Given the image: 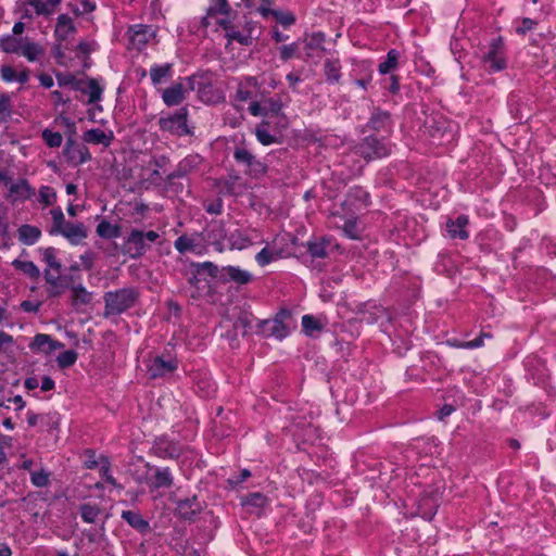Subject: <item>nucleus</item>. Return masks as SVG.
<instances>
[{
    "mask_svg": "<svg viewBox=\"0 0 556 556\" xmlns=\"http://www.w3.org/2000/svg\"><path fill=\"white\" fill-rule=\"evenodd\" d=\"M159 237V233L154 230L143 232L138 229H132L127 238V251L132 258H138L142 256L149 248L146 241L154 242Z\"/></svg>",
    "mask_w": 556,
    "mask_h": 556,
    "instance_id": "39448f33",
    "label": "nucleus"
},
{
    "mask_svg": "<svg viewBox=\"0 0 556 556\" xmlns=\"http://www.w3.org/2000/svg\"><path fill=\"white\" fill-rule=\"evenodd\" d=\"M81 519L87 523H94L99 519L102 510L99 505L84 503L79 506Z\"/></svg>",
    "mask_w": 556,
    "mask_h": 556,
    "instance_id": "7c9ffc66",
    "label": "nucleus"
},
{
    "mask_svg": "<svg viewBox=\"0 0 556 556\" xmlns=\"http://www.w3.org/2000/svg\"><path fill=\"white\" fill-rule=\"evenodd\" d=\"M30 481L35 486L43 488L49 483V473L43 469L31 471Z\"/></svg>",
    "mask_w": 556,
    "mask_h": 556,
    "instance_id": "4d7b16f0",
    "label": "nucleus"
},
{
    "mask_svg": "<svg viewBox=\"0 0 556 556\" xmlns=\"http://www.w3.org/2000/svg\"><path fill=\"white\" fill-rule=\"evenodd\" d=\"M42 138L50 148H59L63 141V137L60 132H54L49 129L42 131Z\"/></svg>",
    "mask_w": 556,
    "mask_h": 556,
    "instance_id": "6e6d98bb",
    "label": "nucleus"
},
{
    "mask_svg": "<svg viewBox=\"0 0 556 556\" xmlns=\"http://www.w3.org/2000/svg\"><path fill=\"white\" fill-rule=\"evenodd\" d=\"M535 22L529 17H525L521 21V25L516 28L517 34L525 35L527 31L531 30Z\"/></svg>",
    "mask_w": 556,
    "mask_h": 556,
    "instance_id": "774afa93",
    "label": "nucleus"
},
{
    "mask_svg": "<svg viewBox=\"0 0 556 556\" xmlns=\"http://www.w3.org/2000/svg\"><path fill=\"white\" fill-rule=\"evenodd\" d=\"M77 361V353L74 350H67L61 353L58 358V366L60 368H68L73 366Z\"/></svg>",
    "mask_w": 556,
    "mask_h": 556,
    "instance_id": "603ef678",
    "label": "nucleus"
},
{
    "mask_svg": "<svg viewBox=\"0 0 556 556\" xmlns=\"http://www.w3.org/2000/svg\"><path fill=\"white\" fill-rule=\"evenodd\" d=\"M326 80L330 84L339 83L341 78V64L338 59H327L324 63Z\"/></svg>",
    "mask_w": 556,
    "mask_h": 556,
    "instance_id": "393cba45",
    "label": "nucleus"
},
{
    "mask_svg": "<svg viewBox=\"0 0 556 556\" xmlns=\"http://www.w3.org/2000/svg\"><path fill=\"white\" fill-rule=\"evenodd\" d=\"M8 213L9 208L0 202V237H5L9 232Z\"/></svg>",
    "mask_w": 556,
    "mask_h": 556,
    "instance_id": "052dcab7",
    "label": "nucleus"
},
{
    "mask_svg": "<svg viewBox=\"0 0 556 556\" xmlns=\"http://www.w3.org/2000/svg\"><path fill=\"white\" fill-rule=\"evenodd\" d=\"M327 244L328 242L325 239L309 241L307 242V251L312 257L324 258L327 256Z\"/></svg>",
    "mask_w": 556,
    "mask_h": 556,
    "instance_id": "79ce46f5",
    "label": "nucleus"
},
{
    "mask_svg": "<svg viewBox=\"0 0 556 556\" xmlns=\"http://www.w3.org/2000/svg\"><path fill=\"white\" fill-rule=\"evenodd\" d=\"M279 257V253L268 250L267 248L262 249L255 256L256 263L264 267L274 260Z\"/></svg>",
    "mask_w": 556,
    "mask_h": 556,
    "instance_id": "5fc2aeb1",
    "label": "nucleus"
},
{
    "mask_svg": "<svg viewBox=\"0 0 556 556\" xmlns=\"http://www.w3.org/2000/svg\"><path fill=\"white\" fill-rule=\"evenodd\" d=\"M390 125V114L380 109H375L369 118L368 126L374 130H381Z\"/></svg>",
    "mask_w": 556,
    "mask_h": 556,
    "instance_id": "cd10ccee",
    "label": "nucleus"
},
{
    "mask_svg": "<svg viewBox=\"0 0 556 556\" xmlns=\"http://www.w3.org/2000/svg\"><path fill=\"white\" fill-rule=\"evenodd\" d=\"M173 74V65L166 63L163 65H153L150 68V78L153 85L161 84L164 79H169Z\"/></svg>",
    "mask_w": 556,
    "mask_h": 556,
    "instance_id": "a878e982",
    "label": "nucleus"
},
{
    "mask_svg": "<svg viewBox=\"0 0 556 556\" xmlns=\"http://www.w3.org/2000/svg\"><path fill=\"white\" fill-rule=\"evenodd\" d=\"M68 81L74 84V89L88 94L89 104L101 100L103 88L99 85L97 79L88 78L87 80H76L74 77H71Z\"/></svg>",
    "mask_w": 556,
    "mask_h": 556,
    "instance_id": "f8f14e48",
    "label": "nucleus"
},
{
    "mask_svg": "<svg viewBox=\"0 0 556 556\" xmlns=\"http://www.w3.org/2000/svg\"><path fill=\"white\" fill-rule=\"evenodd\" d=\"M42 258L45 263L48 265L47 269H50L53 273L60 274L62 269L61 263L56 260V250L53 247H49L43 249Z\"/></svg>",
    "mask_w": 556,
    "mask_h": 556,
    "instance_id": "4c0bfd02",
    "label": "nucleus"
},
{
    "mask_svg": "<svg viewBox=\"0 0 556 556\" xmlns=\"http://www.w3.org/2000/svg\"><path fill=\"white\" fill-rule=\"evenodd\" d=\"M64 154L68 162L76 165L84 164L91 159V154L86 146L78 144L72 138H68L65 144Z\"/></svg>",
    "mask_w": 556,
    "mask_h": 556,
    "instance_id": "ddd939ff",
    "label": "nucleus"
},
{
    "mask_svg": "<svg viewBox=\"0 0 556 556\" xmlns=\"http://www.w3.org/2000/svg\"><path fill=\"white\" fill-rule=\"evenodd\" d=\"M188 111L186 108H181L175 114L160 119V127L164 131H168L174 135L184 136L189 134L187 126Z\"/></svg>",
    "mask_w": 556,
    "mask_h": 556,
    "instance_id": "1a4fd4ad",
    "label": "nucleus"
},
{
    "mask_svg": "<svg viewBox=\"0 0 556 556\" xmlns=\"http://www.w3.org/2000/svg\"><path fill=\"white\" fill-rule=\"evenodd\" d=\"M153 448L156 455L163 458H178L181 455V447L177 443L164 438L155 440Z\"/></svg>",
    "mask_w": 556,
    "mask_h": 556,
    "instance_id": "f3484780",
    "label": "nucleus"
},
{
    "mask_svg": "<svg viewBox=\"0 0 556 556\" xmlns=\"http://www.w3.org/2000/svg\"><path fill=\"white\" fill-rule=\"evenodd\" d=\"M342 231L343 233L352 239V240H357L361 238V230L357 226V217L354 216V215H351L350 217H348L343 225H342Z\"/></svg>",
    "mask_w": 556,
    "mask_h": 556,
    "instance_id": "a19ab883",
    "label": "nucleus"
},
{
    "mask_svg": "<svg viewBox=\"0 0 556 556\" xmlns=\"http://www.w3.org/2000/svg\"><path fill=\"white\" fill-rule=\"evenodd\" d=\"M41 422L45 424L49 430H56L60 425V416L56 412L45 414L41 416Z\"/></svg>",
    "mask_w": 556,
    "mask_h": 556,
    "instance_id": "680f3d73",
    "label": "nucleus"
},
{
    "mask_svg": "<svg viewBox=\"0 0 556 556\" xmlns=\"http://www.w3.org/2000/svg\"><path fill=\"white\" fill-rule=\"evenodd\" d=\"M178 367L175 358L164 359L162 356H156L151 363L148 372L152 379L166 376Z\"/></svg>",
    "mask_w": 556,
    "mask_h": 556,
    "instance_id": "2eb2a0df",
    "label": "nucleus"
},
{
    "mask_svg": "<svg viewBox=\"0 0 556 556\" xmlns=\"http://www.w3.org/2000/svg\"><path fill=\"white\" fill-rule=\"evenodd\" d=\"M231 12L232 9L227 0H216L215 5L207 9L208 16L215 17L218 15L230 16Z\"/></svg>",
    "mask_w": 556,
    "mask_h": 556,
    "instance_id": "a18cd8bd",
    "label": "nucleus"
},
{
    "mask_svg": "<svg viewBox=\"0 0 556 556\" xmlns=\"http://www.w3.org/2000/svg\"><path fill=\"white\" fill-rule=\"evenodd\" d=\"M202 81L197 76L186 78V86L182 83H176L164 89L162 99L167 106L180 104L186 99L188 90H198L201 92Z\"/></svg>",
    "mask_w": 556,
    "mask_h": 556,
    "instance_id": "20e7f679",
    "label": "nucleus"
},
{
    "mask_svg": "<svg viewBox=\"0 0 556 556\" xmlns=\"http://www.w3.org/2000/svg\"><path fill=\"white\" fill-rule=\"evenodd\" d=\"M229 279L240 285H247L252 280V275L236 266H227L224 268Z\"/></svg>",
    "mask_w": 556,
    "mask_h": 556,
    "instance_id": "e433bc0d",
    "label": "nucleus"
},
{
    "mask_svg": "<svg viewBox=\"0 0 556 556\" xmlns=\"http://www.w3.org/2000/svg\"><path fill=\"white\" fill-rule=\"evenodd\" d=\"M268 504V498L261 492L250 493L241 497V505L262 509Z\"/></svg>",
    "mask_w": 556,
    "mask_h": 556,
    "instance_id": "473e14b6",
    "label": "nucleus"
},
{
    "mask_svg": "<svg viewBox=\"0 0 556 556\" xmlns=\"http://www.w3.org/2000/svg\"><path fill=\"white\" fill-rule=\"evenodd\" d=\"M469 220L466 215H459L455 220H447L446 223V230L448 232V236L453 239H460L466 240L469 237V233L467 231V225Z\"/></svg>",
    "mask_w": 556,
    "mask_h": 556,
    "instance_id": "a211bd4d",
    "label": "nucleus"
},
{
    "mask_svg": "<svg viewBox=\"0 0 556 556\" xmlns=\"http://www.w3.org/2000/svg\"><path fill=\"white\" fill-rule=\"evenodd\" d=\"M96 232L101 238L114 239L119 237L121 227L117 225H112L108 220L103 219L98 224Z\"/></svg>",
    "mask_w": 556,
    "mask_h": 556,
    "instance_id": "2f4dec72",
    "label": "nucleus"
},
{
    "mask_svg": "<svg viewBox=\"0 0 556 556\" xmlns=\"http://www.w3.org/2000/svg\"><path fill=\"white\" fill-rule=\"evenodd\" d=\"M400 53L395 49H391L387 53V58L383 62H381L378 66V71L380 74L386 75L395 70L399 65Z\"/></svg>",
    "mask_w": 556,
    "mask_h": 556,
    "instance_id": "72a5a7b5",
    "label": "nucleus"
},
{
    "mask_svg": "<svg viewBox=\"0 0 556 556\" xmlns=\"http://www.w3.org/2000/svg\"><path fill=\"white\" fill-rule=\"evenodd\" d=\"M231 250H243L252 244V240L240 229H236L227 237Z\"/></svg>",
    "mask_w": 556,
    "mask_h": 556,
    "instance_id": "bb28decb",
    "label": "nucleus"
},
{
    "mask_svg": "<svg viewBox=\"0 0 556 556\" xmlns=\"http://www.w3.org/2000/svg\"><path fill=\"white\" fill-rule=\"evenodd\" d=\"M238 27L239 24L235 25V27L226 34L228 41H237L243 46L252 45L254 37L250 34V31H243L242 29L240 30Z\"/></svg>",
    "mask_w": 556,
    "mask_h": 556,
    "instance_id": "c9c22d12",
    "label": "nucleus"
},
{
    "mask_svg": "<svg viewBox=\"0 0 556 556\" xmlns=\"http://www.w3.org/2000/svg\"><path fill=\"white\" fill-rule=\"evenodd\" d=\"M17 235L22 243L33 245L40 239L41 230L36 226L25 224L17 229Z\"/></svg>",
    "mask_w": 556,
    "mask_h": 556,
    "instance_id": "4be33fe9",
    "label": "nucleus"
},
{
    "mask_svg": "<svg viewBox=\"0 0 556 556\" xmlns=\"http://www.w3.org/2000/svg\"><path fill=\"white\" fill-rule=\"evenodd\" d=\"M50 214L52 216L50 235H61L73 245L80 244L87 238L86 226L83 223L67 222L61 207L52 208Z\"/></svg>",
    "mask_w": 556,
    "mask_h": 556,
    "instance_id": "f257e3e1",
    "label": "nucleus"
},
{
    "mask_svg": "<svg viewBox=\"0 0 556 556\" xmlns=\"http://www.w3.org/2000/svg\"><path fill=\"white\" fill-rule=\"evenodd\" d=\"M43 277L47 282V293L49 298H58L68 288L66 278L60 274L53 273L50 269H45Z\"/></svg>",
    "mask_w": 556,
    "mask_h": 556,
    "instance_id": "4468645a",
    "label": "nucleus"
},
{
    "mask_svg": "<svg viewBox=\"0 0 556 556\" xmlns=\"http://www.w3.org/2000/svg\"><path fill=\"white\" fill-rule=\"evenodd\" d=\"M138 298L132 288H123L104 294V316L119 315L130 308Z\"/></svg>",
    "mask_w": 556,
    "mask_h": 556,
    "instance_id": "f03ea898",
    "label": "nucleus"
},
{
    "mask_svg": "<svg viewBox=\"0 0 556 556\" xmlns=\"http://www.w3.org/2000/svg\"><path fill=\"white\" fill-rule=\"evenodd\" d=\"M26 3L31 5L38 15H47L52 12L42 0H26Z\"/></svg>",
    "mask_w": 556,
    "mask_h": 556,
    "instance_id": "69168bd1",
    "label": "nucleus"
},
{
    "mask_svg": "<svg viewBox=\"0 0 556 556\" xmlns=\"http://www.w3.org/2000/svg\"><path fill=\"white\" fill-rule=\"evenodd\" d=\"M255 136L263 146H269L277 142V137L268 131L266 123H262L256 127Z\"/></svg>",
    "mask_w": 556,
    "mask_h": 556,
    "instance_id": "37998d69",
    "label": "nucleus"
},
{
    "mask_svg": "<svg viewBox=\"0 0 556 556\" xmlns=\"http://www.w3.org/2000/svg\"><path fill=\"white\" fill-rule=\"evenodd\" d=\"M23 40V38L17 39L13 36H8L1 40L0 47L7 53H20Z\"/></svg>",
    "mask_w": 556,
    "mask_h": 556,
    "instance_id": "c03bdc74",
    "label": "nucleus"
},
{
    "mask_svg": "<svg viewBox=\"0 0 556 556\" xmlns=\"http://www.w3.org/2000/svg\"><path fill=\"white\" fill-rule=\"evenodd\" d=\"M12 265L15 269L21 270L31 279L37 280L40 277V270L31 261L14 260Z\"/></svg>",
    "mask_w": 556,
    "mask_h": 556,
    "instance_id": "f704fd0d",
    "label": "nucleus"
},
{
    "mask_svg": "<svg viewBox=\"0 0 556 556\" xmlns=\"http://www.w3.org/2000/svg\"><path fill=\"white\" fill-rule=\"evenodd\" d=\"M201 510V504L195 496L178 502L177 511L184 519H191Z\"/></svg>",
    "mask_w": 556,
    "mask_h": 556,
    "instance_id": "aec40b11",
    "label": "nucleus"
},
{
    "mask_svg": "<svg viewBox=\"0 0 556 556\" xmlns=\"http://www.w3.org/2000/svg\"><path fill=\"white\" fill-rule=\"evenodd\" d=\"M75 31V26L72 18L67 14H61L58 17L55 26V37L60 40H66L67 37Z\"/></svg>",
    "mask_w": 556,
    "mask_h": 556,
    "instance_id": "5701e85b",
    "label": "nucleus"
},
{
    "mask_svg": "<svg viewBox=\"0 0 556 556\" xmlns=\"http://www.w3.org/2000/svg\"><path fill=\"white\" fill-rule=\"evenodd\" d=\"M122 518L134 529L146 532L150 529L149 522L144 520L140 513L134 510H123Z\"/></svg>",
    "mask_w": 556,
    "mask_h": 556,
    "instance_id": "b1692460",
    "label": "nucleus"
},
{
    "mask_svg": "<svg viewBox=\"0 0 556 556\" xmlns=\"http://www.w3.org/2000/svg\"><path fill=\"white\" fill-rule=\"evenodd\" d=\"M302 327L307 336H313L314 331L323 329L320 321L312 315H304L302 317Z\"/></svg>",
    "mask_w": 556,
    "mask_h": 556,
    "instance_id": "49530a36",
    "label": "nucleus"
},
{
    "mask_svg": "<svg viewBox=\"0 0 556 556\" xmlns=\"http://www.w3.org/2000/svg\"><path fill=\"white\" fill-rule=\"evenodd\" d=\"M235 161L245 167L244 174L251 177H260L266 174L267 166L243 147H237L233 151Z\"/></svg>",
    "mask_w": 556,
    "mask_h": 556,
    "instance_id": "0eeeda50",
    "label": "nucleus"
},
{
    "mask_svg": "<svg viewBox=\"0 0 556 556\" xmlns=\"http://www.w3.org/2000/svg\"><path fill=\"white\" fill-rule=\"evenodd\" d=\"M35 194V188H33L26 179H18L10 184L5 199L14 203L16 201L29 200Z\"/></svg>",
    "mask_w": 556,
    "mask_h": 556,
    "instance_id": "9b49d317",
    "label": "nucleus"
},
{
    "mask_svg": "<svg viewBox=\"0 0 556 556\" xmlns=\"http://www.w3.org/2000/svg\"><path fill=\"white\" fill-rule=\"evenodd\" d=\"M298 50H299V47L295 42L290 43V45H285V46L280 47V49H279L280 59L282 61H288V60L292 59L293 56H295Z\"/></svg>",
    "mask_w": 556,
    "mask_h": 556,
    "instance_id": "e2e57ef3",
    "label": "nucleus"
},
{
    "mask_svg": "<svg viewBox=\"0 0 556 556\" xmlns=\"http://www.w3.org/2000/svg\"><path fill=\"white\" fill-rule=\"evenodd\" d=\"M63 348V343L54 341L51 336L38 333L29 343V349L36 353L50 354L56 349Z\"/></svg>",
    "mask_w": 556,
    "mask_h": 556,
    "instance_id": "dca6fc26",
    "label": "nucleus"
},
{
    "mask_svg": "<svg viewBox=\"0 0 556 556\" xmlns=\"http://www.w3.org/2000/svg\"><path fill=\"white\" fill-rule=\"evenodd\" d=\"M289 319H291V313L282 308L273 320H262L258 323V326L264 329L267 336L282 340L290 333Z\"/></svg>",
    "mask_w": 556,
    "mask_h": 556,
    "instance_id": "423d86ee",
    "label": "nucleus"
},
{
    "mask_svg": "<svg viewBox=\"0 0 556 556\" xmlns=\"http://www.w3.org/2000/svg\"><path fill=\"white\" fill-rule=\"evenodd\" d=\"M175 249L180 253H186L187 251H193L197 247L195 240L188 236H180L175 240Z\"/></svg>",
    "mask_w": 556,
    "mask_h": 556,
    "instance_id": "8fccbe9b",
    "label": "nucleus"
},
{
    "mask_svg": "<svg viewBox=\"0 0 556 556\" xmlns=\"http://www.w3.org/2000/svg\"><path fill=\"white\" fill-rule=\"evenodd\" d=\"M482 62L490 73L503 71L506 67V60L503 52V40L501 37L492 40L489 51L483 55Z\"/></svg>",
    "mask_w": 556,
    "mask_h": 556,
    "instance_id": "6e6552de",
    "label": "nucleus"
},
{
    "mask_svg": "<svg viewBox=\"0 0 556 556\" xmlns=\"http://www.w3.org/2000/svg\"><path fill=\"white\" fill-rule=\"evenodd\" d=\"M39 201L46 206L52 205L56 201V192L49 186H42L39 189Z\"/></svg>",
    "mask_w": 556,
    "mask_h": 556,
    "instance_id": "864d4df0",
    "label": "nucleus"
},
{
    "mask_svg": "<svg viewBox=\"0 0 556 556\" xmlns=\"http://www.w3.org/2000/svg\"><path fill=\"white\" fill-rule=\"evenodd\" d=\"M191 267L195 268L197 274H206L212 278H216L218 275V267L212 262L203 263H191Z\"/></svg>",
    "mask_w": 556,
    "mask_h": 556,
    "instance_id": "de8ad7c7",
    "label": "nucleus"
},
{
    "mask_svg": "<svg viewBox=\"0 0 556 556\" xmlns=\"http://www.w3.org/2000/svg\"><path fill=\"white\" fill-rule=\"evenodd\" d=\"M83 139L87 143L109 147L114 139V135L112 131L105 132L100 128H92L84 134Z\"/></svg>",
    "mask_w": 556,
    "mask_h": 556,
    "instance_id": "6ab92c4d",
    "label": "nucleus"
},
{
    "mask_svg": "<svg viewBox=\"0 0 556 556\" xmlns=\"http://www.w3.org/2000/svg\"><path fill=\"white\" fill-rule=\"evenodd\" d=\"M361 203L366 206L368 204V193L361 187L352 188L348 193V201L342 204V206L350 204L356 205V203Z\"/></svg>",
    "mask_w": 556,
    "mask_h": 556,
    "instance_id": "58836bf2",
    "label": "nucleus"
},
{
    "mask_svg": "<svg viewBox=\"0 0 556 556\" xmlns=\"http://www.w3.org/2000/svg\"><path fill=\"white\" fill-rule=\"evenodd\" d=\"M249 477H251V472L249 469H242L240 475L237 477H232L228 479V483L232 486H236L243 481H245Z\"/></svg>",
    "mask_w": 556,
    "mask_h": 556,
    "instance_id": "338daca9",
    "label": "nucleus"
},
{
    "mask_svg": "<svg viewBox=\"0 0 556 556\" xmlns=\"http://www.w3.org/2000/svg\"><path fill=\"white\" fill-rule=\"evenodd\" d=\"M273 16H275V18L277 20V22L279 24H281L282 26H286V27L294 24V22H295V17L292 13H283L280 11H276V12H273Z\"/></svg>",
    "mask_w": 556,
    "mask_h": 556,
    "instance_id": "0e129e2a",
    "label": "nucleus"
},
{
    "mask_svg": "<svg viewBox=\"0 0 556 556\" xmlns=\"http://www.w3.org/2000/svg\"><path fill=\"white\" fill-rule=\"evenodd\" d=\"M253 320H254V317L252 314L242 312L236 319V321L233 324V329L236 331H239L242 336H245L249 333V331L252 327Z\"/></svg>",
    "mask_w": 556,
    "mask_h": 556,
    "instance_id": "ea45409f",
    "label": "nucleus"
},
{
    "mask_svg": "<svg viewBox=\"0 0 556 556\" xmlns=\"http://www.w3.org/2000/svg\"><path fill=\"white\" fill-rule=\"evenodd\" d=\"M92 300V293L83 285L72 286V304L73 306L88 305Z\"/></svg>",
    "mask_w": 556,
    "mask_h": 556,
    "instance_id": "c85d7f7f",
    "label": "nucleus"
},
{
    "mask_svg": "<svg viewBox=\"0 0 556 556\" xmlns=\"http://www.w3.org/2000/svg\"><path fill=\"white\" fill-rule=\"evenodd\" d=\"M12 114L11 99L8 94H0V123H5L10 119Z\"/></svg>",
    "mask_w": 556,
    "mask_h": 556,
    "instance_id": "09e8293b",
    "label": "nucleus"
},
{
    "mask_svg": "<svg viewBox=\"0 0 556 556\" xmlns=\"http://www.w3.org/2000/svg\"><path fill=\"white\" fill-rule=\"evenodd\" d=\"M324 41L325 35L323 33H315L307 39L305 48L308 50L323 49Z\"/></svg>",
    "mask_w": 556,
    "mask_h": 556,
    "instance_id": "bf43d9fd",
    "label": "nucleus"
},
{
    "mask_svg": "<svg viewBox=\"0 0 556 556\" xmlns=\"http://www.w3.org/2000/svg\"><path fill=\"white\" fill-rule=\"evenodd\" d=\"M283 106L282 100L280 97L278 98H270L267 100H264V108H265V114H278Z\"/></svg>",
    "mask_w": 556,
    "mask_h": 556,
    "instance_id": "13d9d810",
    "label": "nucleus"
},
{
    "mask_svg": "<svg viewBox=\"0 0 556 556\" xmlns=\"http://www.w3.org/2000/svg\"><path fill=\"white\" fill-rule=\"evenodd\" d=\"M43 49L38 43L29 41L27 38L23 40L20 54L24 55L28 61L34 62L43 54Z\"/></svg>",
    "mask_w": 556,
    "mask_h": 556,
    "instance_id": "c756f323",
    "label": "nucleus"
},
{
    "mask_svg": "<svg viewBox=\"0 0 556 556\" xmlns=\"http://www.w3.org/2000/svg\"><path fill=\"white\" fill-rule=\"evenodd\" d=\"M128 36L131 48L141 50L155 36V30L151 25L137 24L129 27Z\"/></svg>",
    "mask_w": 556,
    "mask_h": 556,
    "instance_id": "9d476101",
    "label": "nucleus"
},
{
    "mask_svg": "<svg viewBox=\"0 0 556 556\" xmlns=\"http://www.w3.org/2000/svg\"><path fill=\"white\" fill-rule=\"evenodd\" d=\"M207 238L214 243L220 245V240L226 238V232L222 223H214L207 232Z\"/></svg>",
    "mask_w": 556,
    "mask_h": 556,
    "instance_id": "3c124183",
    "label": "nucleus"
},
{
    "mask_svg": "<svg viewBox=\"0 0 556 556\" xmlns=\"http://www.w3.org/2000/svg\"><path fill=\"white\" fill-rule=\"evenodd\" d=\"M174 478L169 468H156L153 478L150 480V486L153 489L172 488Z\"/></svg>",
    "mask_w": 556,
    "mask_h": 556,
    "instance_id": "412c9836",
    "label": "nucleus"
},
{
    "mask_svg": "<svg viewBox=\"0 0 556 556\" xmlns=\"http://www.w3.org/2000/svg\"><path fill=\"white\" fill-rule=\"evenodd\" d=\"M355 153L366 161H372L388 156L391 152V144L383 139L375 136L365 137L354 148Z\"/></svg>",
    "mask_w": 556,
    "mask_h": 556,
    "instance_id": "7ed1b4c3",
    "label": "nucleus"
}]
</instances>
